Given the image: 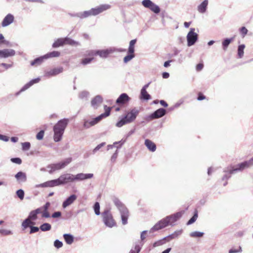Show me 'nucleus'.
I'll use <instances>...</instances> for the list:
<instances>
[{"mask_svg":"<svg viewBox=\"0 0 253 253\" xmlns=\"http://www.w3.org/2000/svg\"><path fill=\"white\" fill-rule=\"evenodd\" d=\"M72 161L71 158H68L62 162L51 164V168L52 169V170H54V172L56 170H58L64 169L65 167H66L68 164H69Z\"/></svg>","mask_w":253,"mask_h":253,"instance_id":"f8f14e48","label":"nucleus"},{"mask_svg":"<svg viewBox=\"0 0 253 253\" xmlns=\"http://www.w3.org/2000/svg\"><path fill=\"white\" fill-rule=\"evenodd\" d=\"M114 203L120 211L122 224L123 225L126 224L128 217V211L127 209L118 199H115L114 200Z\"/></svg>","mask_w":253,"mask_h":253,"instance_id":"423d86ee","label":"nucleus"},{"mask_svg":"<svg viewBox=\"0 0 253 253\" xmlns=\"http://www.w3.org/2000/svg\"><path fill=\"white\" fill-rule=\"evenodd\" d=\"M16 195L21 200L24 199V191L22 189L18 190L16 192Z\"/></svg>","mask_w":253,"mask_h":253,"instance_id":"603ef678","label":"nucleus"},{"mask_svg":"<svg viewBox=\"0 0 253 253\" xmlns=\"http://www.w3.org/2000/svg\"><path fill=\"white\" fill-rule=\"evenodd\" d=\"M143 243L141 245V246L139 245H135L134 247V249H131L129 253H139L141 250V246L143 245Z\"/></svg>","mask_w":253,"mask_h":253,"instance_id":"a18cd8bd","label":"nucleus"},{"mask_svg":"<svg viewBox=\"0 0 253 253\" xmlns=\"http://www.w3.org/2000/svg\"><path fill=\"white\" fill-rule=\"evenodd\" d=\"M208 5V0H204L197 7V10L199 12L201 13H204L207 10Z\"/></svg>","mask_w":253,"mask_h":253,"instance_id":"393cba45","label":"nucleus"},{"mask_svg":"<svg viewBox=\"0 0 253 253\" xmlns=\"http://www.w3.org/2000/svg\"><path fill=\"white\" fill-rule=\"evenodd\" d=\"M15 178L17 182L21 184L27 181V175L26 173L22 171H19L15 175Z\"/></svg>","mask_w":253,"mask_h":253,"instance_id":"412c9836","label":"nucleus"},{"mask_svg":"<svg viewBox=\"0 0 253 253\" xmlns=\"http://www.w3.org/2000/svg\"><path fill=\"white\" fill-rule=\"evenodd\" d=\"M44 59H46L44 55L37 58L31 62L32 66L39 65L43 61Z\"/></svg>","mask_w":253,"mask_h":253,"instance_id":"7c9ffc66","label":"nucleus"},{"mask_svg":"<svg viewBox=\"0 0 253 253\" xmlns=\"http://www.w3.org/2000/svg\"><path fill=\"white\" fill-rule=\"evenodd\" d=\"M30 234H33V233L37 232L38 231H39V229H40V228H39L38 227L33 226H30Z\"/></svg>","mask_w":253,"mask_h":253,"instance_id":"e2e57ef3","label":"nucleus"},{"mask_svg":"<svg viewBox=\"0 0 253 253\" xmlns=\"http://www.w3.org/2000/svg\"><path fill=\"white\" fill-rule=\"evenodd\" d=\"M251 167L249 161H245L242 163H239L235 166L230 169L228 170H225V172H228L226 173L222 178L223 180L227 179L230 177V174L235 173L238 171H242L246 169H248Z\"/></svg>","mask_w":253,"mask_h":253,"instance_id":"20e7f679","label":"nucleus"},{"mask_svg":"<svg viewBox=\"0 0 253 253\" xmlns=\"http://www.w3.org/2000/svg\"><path fill=\"white\" fill-rule=\"evenodd\" d=\"M240 32L242 36L244 37L247 34L248 31L245 27H242L240 29Z\"/></svg>","mask_w":253,"mask_h":253,"instance_id":"bf43d9fd","label":"nucleus"},{"mask_svg":"<svg viewBox=\"0 0 253 253\" xmlns=\"http://www.w3.org/2000/svg\"><path fill=\"white\" fill-rule=\"evenodd\" d=\"M130 99L128 95L126 93H122L116 100V103L118 105H124L127 103Z\"/></svg>","mask_w":253,"mask_h":253,"instance_id":"a211bd4d","label":"nucleus"},{"mask_svg":"<svg viewBox=\"0 0 253 253\" xmlns=\"http://www.w3.org/2000/svg\"><path fill=\"white\" fill-rule=\"evenodd\" d=\"M60 53L59 52L57 51H53L50 52H49L45 55H44L45 59H48L49 58L51 57H55L59 56Z\"/></svg>","mask_w":253,"mask_h":253,"instance_id":"473e14b6","label":"nucleus"},{"mask_svg":"<svg viewBox=\"0 0 253 253\" xmlns=\"http://www.w3.org/2000/svg\"><path fill=\"white\" fill-rule=\"evenodd\" d=\"M62 185L60 177L56 179L49 180L42 184L35 185L36 188L52 187Z\"/></svg>","mask_w":253,"mask_h":253,"instance_id":"1a4fd4ad","label":"nucleus"},{"mask_svg":"<svg viewBox=\"0 0 253 253\" xmlns=\"http://www.w3.org/2000/svg\"><path fill=\"white\" fill-rule=\"evenodd\" d=\"M44 130H41L40 132H39L37 135H36V138L38 139V140H42V139L43 137V135H44Z\"/></svg>","mask_w":253,"mask_h":253,"instance_id":"13d9d810","label":"nucleus"},{"mask_svg":"<svg viewBox=\"0 0 253 253\" xmlns=\"http://www.w3.org/2000/svg\"><path fill=\"white\" fill-rule=\"evenodd\" d=\"M93 59V58H86L82 60V63L83 65H86L90 63V62Z\"/></svg>","mask_w":253,"mask_h":253,"instance_id":"052dcab7","label":"nucleus"},{"mask_svg":"<svg viewBox=\"0 0 253 253\" xmlns=\"http://www.w3.org/2000/svg\"><path fill=\"white\" fill-rule=\"evenodd\" d=\"M0 140L7 142L9 140V137L6 135L0 134Z\"/></svg>","mask_w":253,"mask_h":253,"instance_id":"774afa93","label":"nucleus"},{"mask_svg":"<svg viewBox=\"0 0 253 253\" xmlns=\"http://www.w3.org/2000/svg\"><path fill=\"white\" fill-rule=\"evenodd\" d=\"M64 40L65 44H69V45H77L79 44V43L78 42H76V41L73 40L72 39H71L69 38H68V37L64 38Z\"/></svg>","mask_w":253,"mask_h":253,"instance_id":"72a5a7b5","label":"nucleus"},{"mask_svg":"<svg viewBox=\"0 0 253 253\" xmlns=\"http://www.w3.org/2000/svg\"><path fill=\"white\" fill-rule=\"evenodd\" d=\"M134 57V53H129V54L126 56L124 58V62L126 63L128 61H130Z\"/></svg>","mask_w":253,"mask_h":253,"instance_id":"8fccbe9b","label":"nucleus"},{"mask_svg":"<svg viewBox=\"0 0 253 253\" xmlns=\"http://www.w3.org/2000/svg\"><path fill=\"white\" fill-rule=\"evenodd\" d=\"M65 44L64 38L58 39L52 44L54 48L58 47Z\"/></svg>","mask_w":253,"mask_h":253,"instance_id":"2f4dec72","label":"nucleus"},{"mask_svg":"<svg viewBox=\"0 0 253 253\" xmlns=\"http://www.w3.org/2000/svg\"><path fill=\"white\" fill-rule=\"evenodd\" d=\"M251 167L249 161H245L242 163H239L235 166L230 169L228 170H225V172H228L226 173L222 178L223 180L227 179L230 177V174L235 173L238 171H242L246 169H248Z\"/></svg>","mask_w":253,"mask_h":253,"instance_id":"7ed1b4c3","label":"nucleus"},{"mask_svg":"<svg viewBox=\"0 0 253 253\" xmlns=\"http://www.w3.org/2000/svg\"><path fill=\"white\" fill-rule=\"evenodd\" d=\"M11 161L12 163L20 165L22 163V160L19 158H13L11 159Z\"/></svg>","mask_w":253,"mask_h":253,"instance_id":"680f3d73","label":"nucleus"},{"mask_svg":"<svg viewBox=\"0 0 253 253\" xmlns=\"http://www.w3.org/2000/svg\"><path fill=\"white\" fill-rule=\"evenodd\" d=\"M61 215V212L60 211H56L54 212L51 215V217L53 218H57Z\"/></svg>","mask_w":253,"mask_h":253,"instance_id":"338daca9","label":"nucleus"},{"mask_svg":"<svg viewBox=\"0 0 253 253\" xmlns=\"http://www.w3.org/2000/svg\"><path fill=\"white\" fill-rule=\"evenodd\" d=\"M92 15H93V13L92 12V8L88 11H85L83 12L78 13L75 15V16L80 17L81 18H86Z\"/></svg>","mask_w":253,"mask_h":253,"instance_id":"c85d7f7f","label":"nucleus"},{"mask_svg":"<svg viewBox=\"0 0 253 253\" xmlns=\"http://www.w3.org/2000/svg\"><path fill=\"white\" fill-rule=\"evenodd\" d=\"M106 144L105 142H102L101 143L98 145L93 150V153L95 154L97 151L100 150L102 147L105 146Z\"/></svg>","mask_w":253,"mask_h":253,"instance_id":"6e6d98bb","label":"nucleus"},{"mask_svg":"<svg viewBox=\"0 0 253 253\" xmlns=\"http://www.w3.org/2000/svg\"><path fill=\"white\" fill-rule=\"evenodd\" d=\"M42 217L45 218H48L50 217V214L48 211H43L42 212Z\"/></svg>","mask_w":253,"mask_h":253,"instance_id":"69168bd1","label":"nucleus"},{"mask_svg":"<svg viewBox=\"0 0 253 253\" xmlns=\"http://www.w3.org/2000/svg\"><path fill=\"white\" fill-rule=\"evenodd\" d=\"M102 101V97L99 95H96L91 101V106L94 109H97L101 105Z\"/></svg>","mask_w":253,"mask_h":253,"instance_id":"5701e85b","label":"nucleus"},{"mask_svg":"<svg viewBox=\"0 0 253 253\" xmlns=\"http://www.w3.org/2000/svg\"><path fill=\"white\" fill-rule=\"evenodd\" d=\"M141 98L144 100H148L151 98L150 95L148 93L146 90L141 89L140 92Z\"/></svg>","mask_w":253,"mask_h":253,"instance_id":"f704fd0d","label":"nucleus"},{"mask_svg":"<svg viewBox=\"0 0 253 253\" xmlns=\"http://www.w3.org/2000/svg\"><path fill=\"white\" fill-rule=\"evenodd\" d=\"M118 150H116L115 152L113 154V155L112 156L111 158V161L112 163H114L118 157Z\"/></svg>","mask_w":253,"mask_h":253,"instance_id":"0e129e2a","label":"nucleus"},{"mask_svg":"<svg viewBox=\"0 0 253 253\" xmlns=\"http://www.w3.org/2000/svg\"><path fill=\"white\" fill-rule=\"evenodd\" d=\"M63 71V67H58L52 69L49 71L45 73L44 76L45 77L49 78L52 76H55L62 73Z\"/></svg>","mask_w":253,"mask_h":253,"instance_id":"6ab92c4d","label":"nucleus"},{"mask_svg":"<svg viewBox=\"0 0 253 253\" xmlns=\"http://www.w3.org/2000/svg\"><path fill=\"white\" fill-rule=\"evenodd\" d=\"M15 55V51L13 49L0 50V58H6Z\"/></svg>","mask_w":253,"mask_h":253,"instance_id":"f3484780","label":"nucleus"},{"mask_svg":"<svg viewBox=\"0 0 253 253\" xmlns=\"http://www.w3.org/2000/svg\"><path fill=\"white\" fill-rule=\"evenodd\" d=\"M63 238L68 245H71L74 242V236L70 234H64Z\"/></svg>","mask_w":253,"mask_h":253,"instance_id":"c756f323","label":"nucleus"},{"mask_svg":"<svg viewBox=\"0 0 253 253\" xmlns=\"http://www.w3.org/2000/svg\"><path fill=\"white\" fill-rule=\"evenodd\" d=\"M145 145L147 148L151 152H154L156 149V145L155 144L149 139L145 140Z\"/></svg>","mask_w":253,"mask_h":253,"instance_id":"cd10ccee","label":"nucleus"},{"mask_svg":"<svg viewBox=\"0 0 253 253\" xmlns=\"http://www.w3.org/2000/svg\"><path fill=\"white\" fill-rule=\"evenodd\" d=\"M92 173H80L74 175L71 173H65L61 174L59 177L61 180L62 185L66 184L69 182H74L75 181H82L87 179H90L93 177Z\"/></svg>","mask_w":253,"mask_h":253,"instance_id":"f257e3e1","label":"nucleus"},{"mask_svg":"<svg viewBox=\"0 0 253 253\" xmlns=\"http://www.w3.org/2000/svg\"><path fill=\"white\" fill-rule=\"evenodd\" d=\"M204 235V233L199 232V231H194L190 233V236L191 237L196 238V237H202Z\"/></svg>","mask_w":253,"mask_h":253,"instance_id":"37998d69","label":"nucleus"},{"mask_svg":"<svg viewBox=\"0 0 253 253\" xmlns=\"http://www.w3.org/2000/svg\"><path fill=\"white\" fill-rule=\"evenodd\" d=\"M40 78H37L36 79H33L30 81L29 83L25 84L23 87L21 89L20 92L24 91L29 88L30 86L33 85L35 84L38 83L40 82Z\"/></svg>","mask_w":253,"mask_h":253,"instance_id":"a878e982","label":"nucleus"},{"mask_svg":"<svg viewBox=\"0 0 253 253\" xmlns=\"http://www.w3.org/2000/svg\"><path fill=\"white\" fill-rule=\"evenodd\" d=\"M149 9L155 13H158L160 11V7L154 3L149 7Z\"/></svg>","mask_w":253,"mask_h":253,"instance_id":"79ce46f5","label":"nucleus"},{"mask_svg":"<svg viewBox=\"0 0 253 253\" xmlns=\"http://www.w3.org/2000/svg\"><path fill=\"white\" fill-rule=\"evenodd\" d=\"M62 185L60 177L56 179L49 180L42 184L35 185L36 188L52 187Z\"/></svg>","mask_w":253,"mask_h":253,"instance_id":"9d476101","label":"nucleus"},{"mask_svg":"<svg viewBox=\"0 0 253 253\" xmlns=\"http://www.w3.org/2000/svg\"><path fill=\"white\" fill-rule=\"evenodd\" d=\"M136 42V40H132L129 42V47L128 52L129 53H134V44Z\"/></svg>","mask_w":253,"mask_h":253,"instance_id":"4c0bfd02","label":"nucleus"},{"mask_svg":"<svg viewBox=\"0 0 253 253\" xmlns=\"http://www.w3.org/2000/svg\"><path fill=\"white\" fill-rule=\"evenodd\" d=\"M31 144L28 142H26L22 143V149L23 150H28L30 148Z\"/></svg>","mask_w":253,"mask_h":253,"instance_id":"4d7b16f0","label":"nucleus"},{"mask_svg":"<svg viewBox=\"0 0 253 253\" xmlns=\"http://www.w3.org/2000/svg\"><path fill=\"white\" fill-rule=\"evenodd\" d=\"M127 124H129V123L127 122V120L126 119H125V117H124L117 123L116 126L117 127H120L123 126L124 125Z\"/></svg>","mask_w":253,"mask_h":253,"instance_id":"a19ab883","label":"nucleus"},{"mask_svg":"<svg viewBox=\"0 0 253 253\" xmlns=\"http://www.w3.org/2000/svg\"><path fill=\"white\" fill-rule=\"evenodd\" d=\"M14 16L11 14H8L3 19L1 26L3 27L8 26L14 21Z\"/></svg>","mask_w":253,"mask_h":253,"instance_id":"4be33fe9","label":"nucleus"},{"mask_svg":"<svg viewBox=\"0 0 253 253\" xmlns=\"http://www.w3.org/2000/svg\"><path fill=\"white\" fill-rule=\"evenodd\" d=\"M182 232V230H177L171 234L169 235L168 236L165 237L164 239L167 240L168 242L170 241V240L178 238L179 236H180Z\"/></svg>","mask_w":253,"mask_h":253,"instance_id":"bb28decb","label":"nucleus"},{"mask_svg":"<svg viewBox=\"0 0 253 253\" xmlns=\"http://www.w3.org/2000/svg\"><path fill=\"white\" fill-rule=\"evenodd\" d=\"M111 8V5L108 4H101L95 8H92L93 16L97 15Z\"/></svg>","mask_w":253,"mask_h":253,"instance_id":"dca6fc26","label":"nucleus"},{"mask_svg":"<svg viewBox=\"0 0 253 253\" xmlns=\"http://www.w3.org/2000/svg\"><path fill=\"white\" fill-rule=\"evenodd\" d=\"M54 246L57 249H59L63 246V243L59 240H56L54 242Z\"/></svg>","mask_w":253,"mask_h":253,"instance_id":"5fc2aeb1","label":"nucleus"},{"mask_svg":"<svg viewBox=\"0 0 253 253\" xmlns=\"http://www.w3.org/2000/svg\"><path fill=\"white\" fill-rule=\"evenodd\" d=\"M12 234L13 233L11 230L5 229H0V234L2 236H8L12 235Z\"/></svg>","mask_w":253,"mask_h":253,"instance_id":"c03bdc74","label":"nucleus"},{"mask_svg":"<svg viewBox=\"0 0 253 253\" xmlns=\"http://www.w3.org/2000/svg\"><path fill=\"white\" fill-rule=\"evenodd\" d=\"M182 214V212H178L166 216V219H167L169 225L173 226L174 223L181 217Z\"/></svg>","mask_w":253,"mask_h":253,"instance_id":"2eb2a0df","label":"nucleus"},{"mask_svg":"<svg viewBox=\"0 0 253 253\" xmlns=\"http://www.w3.org/2000/svg\"><path fill=\"white\" fill-rule=\"evenodd\" d=\"M68 119H63L58 122L53 127V139L55 142H59L62 139L64 130L68 124Z\"/></svg>","mask_w":253,"mask_h":253,"instance_id":"f03ea898","label":"nucleus"},{"mask_svg":"<svg viewBox=\"0 0 253 253\" xmlns=\"http://www.w3.org/2000/svg\"><path fill=\"white\" fill-rule=\"evenodd\" d=\"M77 196L75 194L71 195L62 203V207L63 209L71 205L77 200Z\"/></svg>","mask_w":253,"mask_h":253,"instance_id":"aec40b11","label":"nucleus"},{"mask_svg":"<svg viewBox=\"0 0 253 253\" xmlns=\"http://www.w3.org/2000/svg\"><path fill=\"white\" fill-rule=\"evenodd\" d=\"M123 50L116 49L114 47H110L106 49L103 50H97L95 51V54H97V55L99 56L101 58H107L108 56L116 51L121 52Z\"/></svg>","mask_w":253,"mask_h":253,"instance_id":"6e6552de","label":"nucleus"},{"mask_svg":"<svg viewBox=\"0 0 253 253\" xmlns=\"http://www.w3.org/2000/svg\"><path fill=\"white\" fill-rule=\"evenodd\" d=\"M153 2L150 0H143L142 1V4L146 8H149Z\"/></svg>","mask_w":253,"mask_h":253,"instance_id":"de8ad7c7","label":"nucleus"},{"mask_svg":"<svg viewBox=\"0 0 253 253\" xmlns=\"http://www.w3.org/2000/svg\"><path fill=\"white\" fill-rule=\"evenodd\" d=\"M104 109L105 110V113L101 114L100 115L92 119V120H85L84 123V126L86 128H88L90 127L97 124L103 118L109 116L110 114L111 108L108 107L106 105H105Z\"/></svg>","mask_w":253,"mask_h":253,"instance_id":"39448f33","label":"nucleus"},{"mask_svg":"<svg viewBox=\"0 0 253 253\" xmlns=\"http://www.w3.org/2000/svg\"><path fill=\"white\" fill-rule=\"evenodd\" d=\"M233 40V38L231 39H225L223 40V41L222 42L223 49L224 50H226L227 47L228 46L229 44L232 42Z\"/></svg>","mask_w":253,"mask_h":253,"instance_id":"e433bc0d","label":"nucleus"},{"mask_svg":"<svg viewBox=\"0 0 253 253\" xmlns=\"http://www.w3.org/2000/svg\"><path fill=\"white\" fill-rule=\"evenodd\" d=\"M28 218L31 220H35L37 218V214L34 211H32L30 212Z\"/></svg>","mask_w":253,"mask_h":253,"instance_id":"3c124183","label":"nucleus"},{"mask_svg":"<svg viewBox=\"0 0 253 253\" xmlns=\"http://www.w3.org/2000/svg\"><path fill=\"white\" fill-rule=\"evenodd\" d=\"M40 228L42 231H47L51 229V226L49 223H44L40 226Z\"/></svg>","mask_w":253,"mask_h":253,"instance_id":"ea45409f","label":"nucleus"},{"mask_svg":"<svg viewBox=\"0 0 253 253\" xmlns=\"http://www.w3.org/2000/svg\"><path fill=\"white\" fill-rule=\"evenodd\" d=\"M35 223L33 222L32 220L29 219L28 218L25 219L23 222L22 223V226L24 228L26 229L27 228L30 227L31 224H34Z\"/></svg>","mask_w":253,"mask_h":253,"instance_id":"c9c22d12","label":"nucleus"},{"mask_svg":"<svg viewBox=\"0 0 253 253\" xmlns=\"http://www.w3.org/2000/svg\"><path fill=\"white\" fill-rule=\"evenodd\" d=\"M169 226L168 221L166 219V217L163 218L157 222L150 230V233H152L155 231H158L160 229H163Z\"/></svg>","mask_w":253,"mask_h":253,"instance_id":"ddd939ff","label":"nucleus"},{"mask_svg":"<svg viewBox=\"0 0 253 253\" xmlns=\"http://www.w3.org/2000/svg\"><path fill=\"white\" fill-rule=\"evenodd\" d=\"M139 112L137 109L134 108L128 112L124 117L127 120V122L130 123L135 120L139 114Z\"/></svg>","mask_w":253,"mask_h":253,"instance_id":"4468645a","label":"nucleus"},{"mask_svg":"<svg viewBox=\"0 0 253 253\" xmlns=\"http://www.w3.org/2000/svg\"><path fill=\"white\" fill-rule=\"evenodd\" d=\"M103 220L106 226L112 227L115 225V222L113 218L110 211L108 210L105 211L102 213Z\"/></svg>","mask_w":253,"mask_h":253,"instance_id":"0eeeda50","label":"nucleus"},{"mask_svg":"<svg viewBox=\"0 0 253 253\" xmlns=\"http://www.w3.org/2000/svg\"><path fill=\"white\" fill-rule=\"evenodd\" d=\"M198 217V212L196 211L193 215V216L187 222V224L190 225L194 223L197 219Z\"/></svg>","mask_w":253,"mask_h":253,"instance_id":"49530a36","label":"nucleus"},{"mask_svg":"<svg viewBox=\"0 0 253 253\" xmlns=\"http://www.w3.org/2000/svg\"><path fill=\"white\" fill-rule=\"evenodd\" d=\"M166 114V111L164 108H160L155 111L150 116L152 119H158L163 117Z\"/></svg>","mask_w":253,"mask_h":253,"instance_id":"b1692460","label":"nucleus"},{"mask_svg":"<svg viewBox=\"0 0 253 253\" xmlns=\"http://www.w3.org/2000/svg\"><path fill=\"white\" fill-rule=\"evenodd\" d=\"M245 48V44H241L238 47V55L240 58H241L244 56V50Z\"/></svg>","mask_w":253,"mask_h":253,"instance_id":"58836bf2","label":"nucleus"},{"mask_svg":"<svg viewBox=\"0 0 253 253\" xmlns=\"http://www.w3.org/2000/svg\"><path fill=\"white\" fill-rule=\"evenodd\" d=\"M93 209H94L95 213L97 215H99L100 213V205L98 202H96L94 204V205L93 206Z\"/></svg>","mask_w":253,"mask_h":253,"instance_id":"09e8293b","label":"nucleus"},{"mask_svg":"<svg viewBox=\"0 0 253 253\" xmlns=\"http://www.w3.org/2000/svg\"><path fill=\"white\" fill-rule=\"evenodd\" d=\"M89 95V92L86 91H83L79 94V97L81 99L87 98Z\"/></svg>","mask_w":253,"mask_h":253,"instance_id":"864d4df0","label":"nucleus"},{"mask_svg":"<svg viewBox=\"0 0 253 253\" xmlns=\"http://www.w3.org/2000/svg\"><path fill=\"white\" fill-rule=\"evenodd\" d=\"M198 34L195 32L194 28H191L187 35V45L191 46L195 44L198 40Z\"/></svg>","mask_w":253,"mask_h":253,"instance_id":"9b49d317","label":"nucleus"}]
</instances>
